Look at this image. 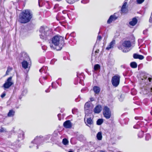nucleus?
Returning <instances> with one entry per match:
<instances>
[{
  "instance_id": "obj_1",
  "label": "nucleus",
  "mask_w": 152,
  "mask_h": 152,
  "mask_svg": "<svg viewBox=\"0 0 152 152\" xmlns=\"http://www.w3.org/2000/svg\"><path fill=\"white\" fill-rule=\"evenodd\" d=\"M51 41L52 43L50 45V48L57 50H60L64 44L63 38L61 36H56L52 38Z\"/></svg>"
},
{
  "instance_id": "obj_2",
  "label": "nucleus",
  "mask_w": 152,
  "mask_h": 152,
  "mask_svg": "<svg viewBox=\"0 0 152 152\" xmlns=\"http://www.w3.org/2000/svg\"><path fill=\"white\" fill-rule=\"evenodd\" d=\"M32 17V14L30 10H23L19 15L18 21L21 23H26L30 21Z\"/></svg>"
},
{
  "instance_id": "obj_3",
  "label": "nucleus",
  "mask_w": 152,
  "mask_h": 152,
  "mask_svg": "<svg viewBox=\"0 0 152 152\" xmlns=\"http://www.w3.org/2000/svg\"><path fill=\"white\" fill-rule=\"evenodd\" d=\"M40 38L43 40L48 39L51 36L52 32L51 29L46 26H41L39 30Z\"/></svg>"
},
{
  "instance_id": "obj_4",
  "label": "nucleus",
  "mask_w": 152,
  "mask_h": 152,
  "mask_svg": "<svg viewBox=\"0 0 152 152\" xmlns=\"http://www.w3.org/2000/svg\"><path fill=\"white\" fill-rule=\"evenodd\" d=\"M94 105L91 102L88 101L86 102L84 106V110L86 115V117L88 116L89 115L90 116L92 115V113L94 112L95 113V108H94Z\"/></svg>"
},
{
  "instance_id": "obj_5",
  "label": "nucleus",
  "mask_w": 152,
  "mask_h": 152,
  "mask_svg": "<svg viewBox=\"0 0 152 152\" xmlns=\"http://www.w3.org/2000/svg\"><path fill=\"white\" fill-rule=\"evenodd\" d=\"M141 93L148 96L152 95V84L144 85L141 88Z\"/></svg>"
},
{
  "instance_id": "obj_6",
  "label": "nucleus",
  "mask_w": 152,
  "mask_h": 152,
  "mask_svg": "<svg viewBox=\"0 0 152 152\" xmlns=\"http://www.w3.org/2000/svg\"><path fill=\"white\" fill-rule=\"evenodd\" d=\"M131 44L130 41H126L124 42L121 47H118L120 49H121L122 51L125 53L128 52L130 50L129 48L131 47Z\"/></svg>"
},
{
  "instance_id": "obj_7",
  "label": "nucleus",
  "mask_w": 152,
  "mask_h": 152,
  "mask_svg": "<svg viewBox=\"0 0 152 152\" xmlns=\"http://www.w3.org/2000/svg\"><path fill=\"white\" fill-rule=\"evenodd\" d=\"M104 116L107 119L110 118L111 116V112L110 109L107 106H104L103 109Z\"/></svg>"
},
{
  "instance_id": "obj_8",
  "label": "nucleus",
  "mask_w": 152,
  "mask_h": 152,
  "mask_svg": "<svg viewBox=\"0 0 152 152\" xmlns=\"http://www.w3.org/2000/svg\"><path fill=\"white\" fill-rule=\"evenodd\" d=\"M13 84V82L12 80V77H8L4 83L3 86L4 89H8Z\"/></svg>"
},
{
  "instance_id": "obj_9",
  "label": "nucleus",
  "mask_w": 152,
  "mask_h": 152,
  "mask_svg": "<svg viewBox=\"0 0 152 152\" xmlns=\"http://www.w3.org/2000/svg\"><path fill=\"white\" fill-rule=\"evenodd\" d=\"M120 77L118 75H115L113 77L111 80L112 84L115 87H117L120 82Z\"/></svg>"
},
{
  "instance_id": "obj_10",
  "label": "nucleus",
  "mask_w": 152,
  "mask_h": 152,
  "mask_svg": "<svg viewBox=\"0 0 152 152\" xmlns=\"http://www.w3.org/2000/svg\"><path fill=\"white\" fill-rule=\"evenodd\" d=\"M43 137L42 136H37L36 137L34 140L32 141L31 143H35L36 144H40L43 142V139H42Z\"/></svg>"
},
{
  "instance_id": "obj_11",
  "label": "nucleus",
  "mask_w": 152,
  "mask_h": 152,
  "mask_svg": "<svg viewBox=\"0 0 152 152\" xmlns=\"http://www.w3.org/2000/svg\"><path fill=\"white\" fill-rule=\"evenodd\" d=\"M151 78L148 77L146 76H144L141 78L142 82L144 83H145L144 85H146L147 84L148 85L150 84H152V83H150L151 82Z\"/></svg>"
},
{
  "instance_id": "obj_12",
  "label": "nucleus",
  "mask_w": 152,
  "mask_h": 152,
  "mask_svg": "<svg viewBox=\"0 0 152 152\" xmlns=\"http://www.w3.org/2000/svg\"><path fill=\"white\" fill-rule=\"evenodd\" d=\"M93 115L92 114L91 116L89 115L88 116L86 117V116H85L84 120H85L86 119V118L87 125L90 127H91V126L89 125H91L93 124L92 119L93 118Z\"/></svg>"
},
{
  "instance_id": "obj_13",
  "label": "nucleus",
  "mask_w": 152,
  "mask_h": 152,
  "mask_svg": "<svg viewBox=\"0 0 152 152\" xmlns=\"http://www.w3.org/2000/svg\"><path fill=\"white\" fill-rule=\"evenodd\" d=\"M117 13H115L113 15H111L107 21V23L108 24L110 23L112 21L115 20L117 19L118 17L116 15Z\"/></svg>"
},
{
  "instance_id": "obj_14",
  "label": "nucleus",
  "mask_w": 152,
  "mask_h": 152,
  "mask_svg": "<svg viewBox=\"0 0 152 152\" xmlns=\"http://www.w3.org/2000/svg\"><path fill=\"white\" fill-rule=\"evenodd\" d=\"M127 3L126 2H124L123 5H122L121 9V14L125 13L127 11V9L126 7V5H127Z\"/></svg>"
},
{
  "instance_id": "obj_15",
  "label": "nucleus",
  "mask_w": 152,
  "mask_h": 152,
  "mask_svg": "<svg viewBox=\"0 0 152 152\" xmlns=\"http://www.w3.org/2000/svg\"><path fill=\"white\" fill-rule=\"evenodd\" d=\"M64 126L66 128H69L72 126V123L69 120H67L63 124Z\"/></svg>"
},
{
  "instance_id": "obj_16",
  "label": "nucleus",
  "mask_w": 152,
  "mask_h": 152,
  "mask_svg": "<svg viewBox=\"0 0 152 152\" xmlns=\"http://www.w3.org/2000/svg\"><path fill=\"white\" fill-rule=\"evenodd\" d=\"M19 134L18 135V140L19 141L23 139L24 133L22 130H20L19 131Z\"/></svg>"
},
{
  "instance_id": "obj_17",
  "label": "nucleus",
  "mask_w": 152,
  "mask_h": 152,
  "mask_svg": "<svg viewBox=\"0 0 152 152\" xmlns=\"http://www.w3.org/2000/svg\"><path fill=\"white\" fill-rule=\"evenodd\" d=\"M115 44V40H112L106 48V49L107 50H109L111 48H113Z\"/></svg>"
},
{
  "instance_id": "obj_18",
  "label": "nucleus",
  "mask_w": 152,
  "mask_h": 152,
  "mask_svg": "<svg viewBox=\"0 0 152 152\" xmlns=\"http://www.w3.org/2000/svg\"><path fill=\"white\" fill-rule=\"evenodd\" d=\"M133 57L135 59H139L140 60H142L144 58L143 56L134 53L133 54Z\"/></svg>"
},
{
  "instance_id": "obj_19",
  "label": "nucleus",
  "mask_w": 152,
  "mask_h": 152,
  "mask_svg": "<svg viewBox=\"0 0 152 152\" xmlns=\"http://www.w3.org/2000/svg\"><path fill=\"white\" fill-rule=\"evenodd\" d=\"M137 22V20L135 18H133L132 20L129 22V24L132 26H135Z\"/></svg>"
},
{
  "instance_id": "obj_20",
  "label": "nucleus",
  "mask_w": 152,
  "mask_h": 152,
  "mask_svg": "<svg viewBox=\"0 0 152 152\" xmlns=\"http://www.w3.org/2000/svg\"><path fill=\"white\" fill-rule=\"evenodd\" d=\"M102 109V107L101 105H97L96 107V113H100Z\"/></svg>"
},
{
  "instance_id": "obj_21",
  "label": "nucleus",
  "mask_w": 152,
  "mask_h": 152,
  "mask_svg": "<svg viewBox=\"0 0 152 152\" xmlns=\"http://www.w3.org/2000/svg\"><path fill=\"white\" fill-rule=\"evenodd\" d=\"M22 67L25 69H26L28 68V63L26 61H24L22 63Z\"/></svg>"
},
{
  "instance_id": "obj_22",
  "label": "nucleus",
  "mask_w": 152,
  "mask_h": 152,
  "mask_svg": "<svg viewBox=\"0 0 152 152\" xmlns=\"http://www.w3.org/2000/svg\"><path fill=\"white\" fill-rule=\"evenodd\" d=\"M96 138L98 140H101L102 139V132H99L96 135Z\"/></svg>"
},
{
  "instance_id": "obj_23",
  "label": "nucleus",
  "mask_w": 152,
  "mask_h": 152,
  "mask_svg": "<svg viewBox=\"0 0 152 152\" xmlns=\"http://www.w3.org/2000/svg\"><path fill=\"white\" fill-rule=\"evenodd\" d=\"M15 113V111L14 110H10L7 115L9 117H12L14 115Z\"/></svg>"
},
{
  "instance_id": "obj_24",
  "label": "nucleus",
  "mask_w": 152,
  "mask_h": 152,
  "mask_svg": "<svg viewBox=\"0 0 152 152\" xmlns=\"http://www.w3.org/2000/svg\"><path fill=\"white\" fill-rule=\"evenodd\" d=\"M130 66L133 68H135L137 67V64L135 62H132L130 64Z\"/></svg>"
},
{
  "instance_id": "obj_25",
  "label": "nucleus",
  "mask_w": 152,
  "mask_h": 152,
  "mask_svg": "<svg viewBox=\"0 0 152 152\" xmlns=\"http://www.w3.org/2000/svg\"><path fill=\"white\" fill-rule=\"evenodd\" d=\"M103 122V120L102 119H99L96 121V124L100 125L102 124Z\"/></svg>"
},
{
  "instance_id": "obj_26",
  "label": "nucleus",
  "mask_w": 152,
  "mask_h": 152,
  "mask_svg": "<svg viewBox=\"0 0 152 152\" xmlns=\"http://www.w3.org/2000/svg\"><path fill=\"white\" fill-rule=\"evenodd\" d=\"M100 69V66L98 64H96V72H99Z\"/></svg>"
},
{
  "instance_id": "obj_27",
  "label": "nucleus",
  "mask_w": 152,
  "mask_h": 152,
  "mask_svg": "<svg viewBox=\"0 0 152 152\" xmlns=\"http://www.w3.org/2000/svg\"><path fill=\"white\" fill-rule=\"evenodd\" d=\"M48 69V67L47 66H43L41 69H39V72H42L44 71V73H46V70Z\"/></svg>"
},
{
  "instance_id": "obj_28",
  "label": "nucleus",
  "mask_w": 152,
  "mask_h": 152,
  "mask_svg": "<svg viewBox=\"0 0 152 152\" xmlns=\"http://www.w3.org/2000/svg\"><path fill=\"white\" fill-rule=\"evenodd\" d=\"M62 143L64 145H66L68 144L69 141L66 139L64 138L62 140Z\"/></svg>"
},
{
  "instance_id": "obj_29",
  "label": "nucleus",
  "mask_w": 152,
  "mask_h": 152,
  "mask_svg": "<svg viewBox=\"0 0 152 152\" xmlns=\"http://www.w3.org/2000/svg\"><path fill=\"white\" fill-rule=\"evenodd\" d=\"M12 69V67L9 66L7 68V69L6 73V75H7L9 74V72H10Z\"/></svg>"
},
{
  "instance_id": "obj_30",
  "label": "nucleus",
  "mask_w": 152,
  "mask_h": 152,
  "mask_svg": "<svg viewBox=\"0 0 152 152\" xmlns=\"http://www.w3.org/2000/svg\"><path fill=\"white\" fill-rule=\"evenodd\" d=\"M144 133L142 131L140 132L138 134V137L139 138H142L143 136Z\"/></svg>"
},
{
  "instance_id": "obj_31",
  "label": "nucleus",
  "mask_w": 152,
  "mask_h": 152,
  "mask_svg": "<svg viewBox=\"0 0 152 152\" xmlns=\"http://www.w3.org/2000/svg\"><path fill=\"white\" fill-rule=\"evenodd\" d=\"M100 91V88L99 87L96 86V94H98Z\"/></svg>"
},
{
  "instance_id": "obj_32",
  "label": "nucleus",
  "mask_w": 152,
  "mask_h": 152,
  "mask_svg": "<svg viewBox=\"0 0 152 152\" xmlns=\"http://www.w3.org/2000/svg\"><path fill=\"white\" fill-rule=\"evenodd\" d=\"M124 97V94H121L120 96L119 97V99L120 101H122Z\"/></svg>"
},
{
  "instance_id": "obj_33",
  "label": "nucleus",
  "mask_w": 152,
  "mask_h": 152,
  "mask_svg": "<svg viewBox=\"0 0 152 152\" xmlns=\"http://www.w3.org/2000/svg\"><path fill=\"white\" fill-rule=\"evenodd\" d=\"M151 138V135L149 134H146L145 136V140H148Z\"/></svg>"
},
{
  "instance_id": "obj_34",
  "label": "nucleus",
  "mask_w": 152,
  "mask_h": 152,
  "mask_svg": "<svg viewBox=\"0 0 152 152\" xmlns=\"http://www.w3.org/2000/svg\"><path fill=\"white\" fill-rule=\"evenodd\" d=\"M90 93L93 94L95 95V86H94L93 89H91L90 91Z\"/></svg>"
},
{
  "instance_id": "obj_35",
  "label": "nucleus",
  "mask_w": 152,
  "mask_h": 152,
  "mask_svg": "<svg viewBox=\"0 0 152 152\" xmlns=\"http://www.w3.org/2000/svg\"><path fill=\"white\" fill-rule=\"evenodd\" d=\"M6 132V129L3 127H1V129H0V132L2 133L3 132Z\"/></svg>"
},
{
  "instance_id": "obj_36",
  "label": "nucleus",
  "mask_w": 152,
  "mask_h": 152,
  "mask_svg": "<svg viewBox=\"0 0 152 152\" xmlns=\"http://www.w3.org/2000/svg\"><path fill=\"white\" fill-rule=\"evenodd\" d=\"M145 0H137L136 2L138 4H140L143 3Z\"/></svg>"
},
{
  "instance_id": "obj_37",
  "label": "nucleus",
  "mask_w": 152,
  "mask_h": 152,
  "mask_svg": "<svg viewBox=\"0 0 152 152\" xmlns=\"http://www.w3.org/2000/svg\"><path fill=\"white\" fill-rule=\"evenodd\" d=\"M102 39V37H101V36L98 35L97 37L96 42H98L100 41V40H101Z\"/></svg>"
},
{
  "instance_id": "obj_38",
  "label": "nucleus",
  "mask_w": 152,
  "mask_h": 152,
  "mask_svg": "<svg viewBox=\"0 0 152 152\" xmlns=\"http://www.w3.org/2000/svg\"><path fill=\"white\" fill-rule=\"evenodd\" d=\"M135 119L136 120H142L143 119V118L142 117L136 116L135 117Z\"/></svg>"
},
{
  "instance_id": "obj_39",
  "label": "nucleus",
  "mask_w": 152,
  "mask_h": 152,
  "mask_svg": "<svg viewBox=\"0 0 152 152\" xmlns=\"http://www.w3.org/2000/svg\"><path fill=\"white\" fill-rule=\"evenodd\" d=\"M140 127V126H139L138 124H137L135 125L134 126L133 128L134 129H139Z\"/></svg>"
},
{
  "instance_id": "obj_40",
  "label": "nucleus",
  "mask_w": 152,
  "mask_h": 152,
  "mask_svg": "<svg viewBox=\"0 0 152 152\" xmlns=\"http://www.w3.org/2000/svg\"><path fill=\"white\" fill-rule=\"evenodd\" d=\"M21 55L23 57L24 56V57H26L27 56V55L25 52H23L21 53Z\"/></svg>"
},
{
  "instance_id": "obj_41",
  "label": "nucleus",
  "mask_w": 152,
  "mask_h": 152,
  "mask_svg": "<svg viewBox=\"0 0 152 152\" xmlns=\"http://www.w3.org/2000/svg\"><path fill=\"white\" fill-rule=\"evenodd\" d=\"M87 91V88H85L82 89L81 90V92H84L85 91Z\"/></svg>"
},
{
  "instance_id": "obj_42",
  "label": "nucleus",
  "mask_w": 152,
  "mask_h": 152,
  "mask_svg": "<svg viewBox=\"0 0 152 152\" xmlns=\"http://www.w3.org/2000/svg\"><path fill=\"white\" fill-rule=\"evenodd\" d=\"M90 102H91V103L92 102V101H94V98H93V97H91V98H90Z\"/></svg>"
},
{
  "instance_id": "obj_43",
  "label": "nucleus",
  "mask_w": 152,
  "mask_h": 152,
  "mask_svg": "<svg viewBox=\"0 0 152 152\" xmlns=\"http://www.w3.org/2000/svg\"><path fill=\"white\" fill-rule=\"evenodd\" d=\"M6 94L5 93H3L1 95V97L3 98L5 96Z\"/></svg>"
},
{
  "instance_id": "obj_44",
  "label": "nucleus",
  "mask_w": 152,
  "mask_h": 152,
  "mask_svg": "<svg viewBox=\"0 0 152 152\" xmlns=\"http://www.w3.org/2000/svg\"><path fill=\"white\" fill-rule=\"evenodd\" d=\"M58 6V4L55 5V6L54 7V8L56 9H57Z\"/></svg>"
},
{
  "instance_id": "obj_45",
  "label": "nucleus",
  "mask_w": 152,
  "mask_h": 152,
  "mask_svg": "<svg viewBox=\"0 0 152 152\" xmlns=\"http://www.w3.org/2000/svg\"><path fill=\"white\" fill-rule=\"evenodd\" d=\"M94 50V48H93V52H92V58H91V60H92H92L93 57V54Z\"/></svg>"
},
{
  "instance_id": "obj_46",
  "label": "nucleus",
  "mask_w": 152,
  "mask_h": 152,
  "mask_svg": "<svg viewBox=\"0 0 152 152\" xmlns=\"http://www.w3.org/2000/svg\"><path fill=\"white\" fill-rule=\"evenodd\" d=\"M68 152H74V151H72V150L71 149H70L68 151Z\"/></svg>"
},
{
  "instance_id": "obj_47",
  "label": "nucleus",
  "mask_w": 152,
  "mask_h": 152,
  "mask_svg": "<svg viewBox=\"0 0 152 152\" xmlns=\"http://www.w3.org/2000/svg\"><path fill=\"white\" fill-rule=\"evenodd\" d=\"M43 78L44 80H45L47 79V77H43Z\"/></svg>"
},
{
  "instance_id": "obj_48",
  "label": "nucleus",
  "mask_w": 152,
  "mask_h": 152,
  "mask_svg": "<svg viewBox=\"0 0 152 152\" xmlns=\"http://www.w3.org/2000/svg\"><path fill=\"white\" fill-rule=\"evenodd\" d=\"M45 91L46 93L49 92H50V91L48 89H47Z\"/></svg>"
},
{
  "instance_id": "obj_49",
  "label": "nucleus",
  "mask_w": 152,
  "mask_h": 152,
  "mask_svg": "<svg viewBox=\"0 0 152 152\" xmlns=\"http://www.w3.org/2000/svg\"><path fill=\"white\" fill-rule=\"evenodd\" d=\"M99 51V50H96V53H98Z\"/></svg>"
},
{
  "instance_id": "obj_50",
  "label": "nucleus",
  "mask_w": 152,
  "mask_h": 152,
  "mask_svg": "<svg viewBox=\"0 0 152 152\" xmlns=\"http://www.w3.org/2000/svg\"><path fill=\"white\" fill-rule=\"evenodd\" d=\"M94 71L95 70V65L94 66Z\"/></svg>"
},
{
  "instance_id": "obj_51",
  "label": "nucleus",
  "mask_w": 152,
  "mask_h": 152,
  "mask_svg": "<svg viewBox=\"0 0 152 152\" xmlns=\"http://www.w3.org/2000/svg\"><path fill=\"white\" fill-rule=\"evenodd\" d=\"M53 83H52V87L53 88H54L53 87Z\"/></svg>"
},
{
  "instance_id": "obj_52",
  "label": "nucleus",
  "mask_w": 152,
  "mask_h": 152,
  "mask_svg": "<svg viewBox=\"0 0 152 152\" xmlns=\"http://www.w3.org/2000/svg\"><path fill=\"white\" fill-rule=\"evenodd\" d=\"M99 152H105L104 151H101Z\"/></svg>"
},
{
  "instance_id": "obj_53",
  "label": "nucleus",
  "mask_w": 152,
  "mask_h": 152,
  "mask_svg": "<svg viewBox=\"0 0 152 152\" xmlns=\"http://www.w3.org/2000/svg\"><path fill=\"white\" fill-rule=\"evenodd\" d=\"M150 113H151V115H152V111H151V112H150Z\"/></svg>"
},
{
  "instance_id": "obj_54",
  "label": "nucleus",
  "mask_w": 152,
  "mask_h": 152,
  "mask_svg": "<svg viewBox=\"0 0 152 152\" xmlns=\"http://www.w3.org/2000/svg\"><path fill=\"white\" fill-rule=\"evenodd\" d=\"M21 60L23 59L21 58Z\"/></svg>"
}]
</instances>
